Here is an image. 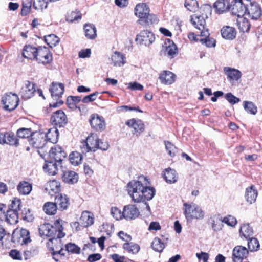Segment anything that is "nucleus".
<instances>
[{"label": "nucleus", "mask_w": 262, "mask_h": 262, "mask_svg": "<svg viewBox=\"0 0 262 262\" xmlns=\"http://www.w3.org/2000/svg\"><path fill=\"white\" fill-rule=\"evenodd\" d=\"M147 185L148 180L143 176L140 177L138 181L133 180L127 184L128 193L134 202H144L153 198L156 190Z\"/></svg>", "instance_id": "1"}, {"label": "nucleus", "mask_w": 262, "mask_h": 262, "mask_svg": "<svg viewBox=\"0 0 262 262\" xmlns=\"http://www.w3.org/2000/svg\"><path fill=\"white\" fill-rule=\"evenodd\" d=\"M61 222L62 220L58 219L55 221L54 225L48 223L41 225L38 228L40 236L50 237L49 241L52 243L54 241L58 242L65 236V233L62 232L63 227Z\"/></svg>", "instance_id": "2"}, {"label": "nucleus", "mask_w": 262, "mask_h": 262, "mask_svg": "<svg viewBox=\"0 0 262 262\" xmlns=\"http://www.w3.org/2000/svg\"><path fill=\"white\" fill-rule=\"evenodd\" d=\"M135 15L139 18L137 23L145 27H150L158 23L157 16L149 13L150 9L146 3L137 4L134 9Z\"/></svg>", "instance_id": "3"}, {"label": "nucleus", "mask_w": 262, "mask_h": 262, "mask_svg": "<svg viewBox=\"0 0 262 262\" xmlns=\"http://www.w3.org/2000/svg\"><path fill=\"white\" fill-rule=\"evenodd\" d=\"M183 206L184 213L187 221H192L193 219L202 220L204 217L205 213L198 205L185 203Z\"/></svg>", "instance_id": "4"}, {"label": "nucleus", "mask_w": 262, "mask_h": 262, "mask_svg": "<svg viewBox=\"0 0 262 262\" xmlns=\"http://www.w3.org/2000/svg\"><path fill=\"white\" fill-rule=\"evenodd\" d=\"M98 136L96 134H91L84 141L80 142V148L82 154H85L89 151H95L99 142Z\"/></svg>", "instance_id": "5"}, {"label": "nucleus", "mask_w": 262, "mask_h": 262, "mask_svg": "<svg viewBox=\"0 0 262 262\" xmlns=\"http://www.w3.org/2000/svg\"><path fill=\"white\" fill-rule=\"evenodd\" d=\"M231 4L230 10L232 15L237 18L243 17L246 13V8L250 3V0H233Z\"/></svg>", "instance_id": "6"}, {"label": "nucleus", "mask_w": 262, "mask_h": 262, "mask_svg": "<svg viewBox=\"0 0 262 262\" xmlns=\"http://www.w3.org/2000/svg\"><path fill=\"white\" fill-rule=\"evenodd\" d=\"M52 55L48 48L46 47L37 48L35 60L38 63L48 64L52 61Z\"/></svg>", "instance_id": "7"}, {"label": "nucleus", "mask_w": 262, "mask_h": 262, "mask_svg": "<svg viewBox=\"0 0 262 262\" xmlns=\"http://www.w3.org/2000/svg\"><path fill=\"white\" fill-rule=\"evenodd\" d=\"M250 3L246 8V14L252 20H257L262 15L260 6L256 2L250 0Z\"/></svg>", "instance_id": "8"}, {"label": "nucleus", "mask_w": 262, "mask_h": 262, "mask_svg": "<svg viewBox=\"0 0 262 262\" xmlns=\"http://www.w3.org/2000/svg\"><path fill=\"white\" fill-rule=\"evenodd\" d=\"M51 122L56 128L62 127L67 124L68 119L64 112L59 110L53 114L51 117Z\"/></svg>", "instance_id": "9"}, {"label": "nucleus", "mask_w": 262, "mask_h": 262, "mask_svg": "<svg viewBox=\"0 0 262 262\" xmlns=\"http://www.w3.org/2000/svg\"><path fill=\"white\" fill-rule=\"evenodd\" d=\"M2 102L5 110L11 111L15 109L18 106L19 99L16 94L11 93L2 98Z\"/></svg>", "instance_id": "10"}, {"label": "nucleus", "mask_w": 262, "mask_h": 262, "mask_svg": "<svg viewBox=\"0 0 262 262\" xmlns=\"http://www.w3.org/2000/svg\"><path fill=\"white\" fill-rule=\"evenodd\" d=\"M30 145L36 148H42L47 143L46 135L44 133L33 132L32 136L29 140Z\"/></svg>", "instance_id": "11"}, {"label": "nucleus", "mask_w": 262, "mask_h": 262, "mask_svg": "<svg viewBox=\"0 0 262 262\" xmlns=\"http://www.w3.org/2000/svg\"><path fill=\"white\" fill-rule=\"evenodd\" d=\"M36 92L35 84L29 81H25L19 94L22 99L27 100L31 98Z\"/></svg>", "instance_id": "12"}, {"label": "nucleus", "mask_w": 262, "mask_h": 262, "mask_svg": "<svg viewBox=\"0 0 262 262\" xmlns=\"http://www.w3.org/2000/svg\"><path fill=\"white\" fill-rule=\"evenodd\" d=\"M155 37L152 32L146 30L137 35L136 40L140 44L149 46L155 41Z\"/></svg>", "instance_id": "13"}, {"label": "nucleus", "mask_w": 262, "mask_h": 262, "mask_svg": "<svg viewBox=\"0 0 262 262\" xmlns=\"http://www.w3.org/2000/svg\"><path fill=\"white\" fill-rule=\"evenodd\" d=\"M66 152L62 148L58 145L52 147L49 152L50 158L58 163H61L64 158L66 157Z\"/></svg>", "instance_id": "14"}, {"label": "nucleus", "mask_w": 262, "mask_h": 262, "mask_svg": "<svg viewBox=\"0 0 262 262\" xmlns=\"http://www.w3.org/2000/svg\"><path fill=\"white\" fill-rule=\"evenodd\" d=\"M249 254L247 249L242 246H235L232 252V259L234 262H242L247 258Z\"/></svg>", "instance_id": "15"}, {"label": "nucleus", "mask_w": 262, "mask_h": 262, "mask_svg": "<svg viewBox=\"0 0 262 262\" xmlns=\"http://www.w3.org/2000/svg\"><path fill=\"white\" fill-rule=\"evenodd\" d=\"M90 123L92 127L96 130L102 131L105 128L104 118L97 114H93L91 116Z\"/></svg>", "instance_id": "16"}, {"label": "nucleus", "mask_w": 262, "mask_h": 262, "mask_svg": "<svg viewBox=\"0 0 262 262\" xmlns=\"http://www.w3.org/2000/svg\"><path fill=\"white\" fill-rule=\"evenodd\" d=\"M125 124L129 127L134 128L135 132L133 134H135L137 137L140 136L145 129L144 123L139 119H129L126 122Z\"/></svg>", "instance_id": "17"}, {"label": "nucleus", "mask_w": 262, "mask_h": 262, "mask_svg": "<svg viewBox=\"0 0 262 262\" xmlns=\"http://www.w3.org/2000/svg\"><path fill=\"white\" fill-rule=\"evenodd\" d=\"M124 218L127 220H134L140 215L139 209L135 205H127L124 207Z\"/></svg>", "instance_id": "18"}, {"label": "nucleus", "mask_w": 262, "mask_h": 262, "mask_svg": "<svg viewBox=\"0 0 262 262\" xmlns=\"http://www.w3.org/2000/svg\"><path fill=\"white\" fill-rule=\"evenodd\" d=\"M52 98L57 100L60 98L64 91V85L60 83L53 82L49 89Z\"/></svg>", "instance_id": "19"}, {"label": "nucleus", "mask_w": 262, "mask_h": 262, "mask_svg": "<svg viewBox=\"0 0 262 262\" xmlns=\"http://www.w3.org/2000/svg\"><path fill=\"white\" fill-rule=\"evenodd\" d=\"M55 202L60 211L67 210L70 205L69 199L66 194H59L55 196Z\"/></svg>", "instance_id": "20"}, {"label": "nucleus", "mask_w": 262, "mask_h": 262, "mask_svg": "<svg viewBox=\"0 0 262 262\" xmlns=\"http://www.w3.org/2000/svg\"><path fill=\"white\" fill-rule=\"evenodd\" d=\"M61 164V163H58L53 160L46 161L43 166V169L49 174L54 176L57 174L58 167L60 166Z\"/></svg>", "instance_id": "21"}, {"label": "nucleus", "mask_w": 262, "mask_h": 262, "mask_svg": "<svg viewBox=\"0 0 262 262\" xmlns=\"http://www.w3.org/2000/svg\"><path fill=\"white\" fill-rule=\"evenodd\" d=\"M230 6L228 0H217L213 4V7L219 14L223 13L230 10Z\"/></svg>", "instance_id": "22"}, {"label": "nucleus", "mask_w": 262, "mask_h": 262, "mask_svg": "<svg viewBox=\"0 0 262 262\" xmlns=\"http://www.w3.org/2000/svg\"><path fill=\"white\" fill-rule=\"evenodd\" d=\"M224 72L227 75L229 81H237L242 76V73L240 71L230 67H225Z\"/></svg>", "instance_id": "23"}, {"label": "nucleus", "mask_w": 262, "mask_h": 262, "mask_svg": "<svg viewBox=\"0 0 262 262\" xmlns=\"http://www.w3.org/2000/svg\"><path fill=\"white\" fill-rule=\"evenodd\" d=\"M63 181L68 184H73L78 180V174L75 171L68 170L63 171L62 176Z\"/></svg>", "instance_id": "24"}, {"label": "nucleus", "mask_w": 262, "mask_h": 262, "mask_svg": "<svg viewBox=\"0 0 262 262\" xmlns=\"http://www.w3.org/2000/svg\"><path fill=\"white\" fill-rule=\"evenodd\" d=\"M80 225L83 227H88L94 223V217L88 211H83L79 219Z\"/></svg>", "instance_id": "25"}, {"label": "nucleus", "mask_w": 262, "mask_h": 262, "mask_svg": "<svg viewBox=\"0 0 262 262\" xmlns=\"http://www.w3.org/2000/svg\"><path fill=\"white\" fill-rule=\"evenodd\" d=\"M164 178L167 183L172 184L178 181V176L175 170L168 168L165 170Z\"/></svg>", "instance_id": "26"}, {"label": "nucleus", "mask_w": 262, "mask_h": 262, "mask_svg": "<svg viewBox=\"0 0 262 262\" xmlns=\"http://www.w3.org/2000/svg\"><path fill=\"white\" fill-rule=\"evenodd\" d=\"M175 75L169 71H164L159 76V79L162 83L171 84L174 82Z\"/></svg>", "instance_id": "27"}, {"label": "nucleus", "mask_w": 262, "mask_h": 262, "mask_svg": "<svg viewBox=\"0 0 262 262\" xmlns=\"http://www.w3.org/2000/svg\"><path fill=\"white\" fill-rule=\"evenodd\" d=\"M257 194V190L252 185L246 189L245 197L247 202L251 204L256 201Z\"/></svg>", "instance_id": "28"}, {"label": "nucleus", "mask_w": 262, "mask_h": 262, "mask_svg": "<svg viewBox=\"0 0 262 262\" xmlns=\"http://www.w3.org/2000/svg\"><path fill=\"white\" fill-rule=\"evenodd\" d=\"M37 49V48L30 45H26L23 50V56L29 59H35Z\"/></svg>", "instance_id": "29"}, {"label": "nucleus", "mask_w": 262, "mask_h": 262, "mask_svg": "<svg viewBox=\"0 0 262 262\" xmlns=\"http://www.w3.org/2000/svg\"><path fill=\"white\" fill-rule=\"evenodd\" d=\"M125 56L119 52H115L111 56V60L112 64L114 66L121 67L123 66L125 63Z\"/></svg>", "instance_id": "30"}, {"label": "nucleus", "mask_w": 262, "mask_h": 262, "mask_svg": "<svg viewBox=\"0 0 262 262\" xmlns=\"http://www.w3.org/2000/svg\"><path fill=\"white\" fill-rule=\"evenodd\" d=\"M221 35L224 38L232 40L236 37L235 29L230 26L224 27L221 30Z\"/></svg>", "instance_id": "31"}, {"label": "nucleus", "mask_w": 262, "mask_h": 262, "mask_svg": "<svg viewBox=\"0 0 262 262\" xmlns=\"http://www.w3.org/2000/svg\"><path fill=\"white\" fill-rule=\"evenodd\" d=\"M206 15H195L191 18V22L193 26L199 30H202L205 28L206 24L205 18H207Z\"/></svg>", "instance_id": "32"}, {"label": "nucleus", "mask_w": 262, "mask_h": 262, "mask_svg": "<svg viewBox=\"0 0 262 262\" xmlns=\"http://www.w3.org/2000/svg\"><path fill=\"white\" fill-rule=\"evenodd\" d=\"M239 234L242 238L248 239L252 236L253 230L249 224H244L241 226Z\"/></svg>", "instance_id": "33"}, {"label": "nucleus", "mask_w": 262, "mask_h": 262, "mask_svg": "<svg viewBox=\"0 0 262 262\" xmlns=\"http://www.w3.org/2000/svg\"><path fill=\"white\" fill-rule=\"evenodd\" d=\"M165 52L168 56L171 58H173L178 54V49L176 45L170 39H167V41L165 42Z\"/></svg>", "instance_id": "34"}, {"label": "nucleus", "mask_w": 262, "mask_h": 262, "mask_svg": "<svg viewBox=\"0 0 262 262\" xmlns=\"http://www.w3.org/2000/svg\"><path fill=\"white\" fill-rule=\"evenodd\" d=\"M17 189L20 194L28 195L31 191L32 186V185L28 182L21 181L17 185Z\"/></svg>", "instance_id": "35"}, {"label": "nucleus", "mask_w": 262, "mask_h": 262, "mask_svg": "<svg viewBox=\"0 0 262 262\" xmlns=\"http://www.w3.org/2000/svg\"><path fill=\"white\" fill-rule=\"evenodd\" d=\"M236 24L238 28L243 32H247L250 28V24L248 20L244 17H239L236 19Z\"/></svg>", "instance_id": "36"}, {"label": "nucleus", "mask_w": 262, "mask_h": 262, "mask_svg": "<svg viewBox=\"0 0 262 262\" xmlns=\"http://www.w3.org/2000/svg\"><path fill=\"white\" fill-rule=\"evenodd\" d=\"M46 141H48L52 143H56L58 141L59 133L56 127H53L48 130L45 133Z\"/></svg>", "instance_id": "37"}, {"label": "nucleus", "mask_w": 262, "mask_h": 262, "mask_svg": "<svg viewBox=\"0 0 262 262\" xmlns=\"http://www.w3.org/2000/svg\"><path fill=\"white\" fill-rule=\"evenodd\" d=\"M5 144L15 147L19 145V140L13 132H6V137H5Z\"/></svg>", "instance_id": "38"}, {"label": "nucleus", "mask_w": 262, "mask_h": 262, "mask_svg": "<svg viewBox=\"0 0 262 262\" xmlns=\"http://www.w3.org/2000/svg\"><path fill=\"white\" fill-rule=\"evenodd\" d=\"M211 221V227L212 229L215 231L222 230L223 225L222 219L219 215H214L210 217Z\"/></svg>", "instance_id": "39"}, {"label": "nucleus", "mask_w": 262, "mask_h": 262, "mask_svg": "<svg viewBox=\"0 0 262 262\" xmlns=\"http://www.w3.org/2000/svg\"><path fill=\"white\" fill-rule=\"evenodd\" d=\"M84 30L85 35L88 39H93L96 37V28L94 25L85 24L84 26Z\"/></svg>", "instance_id": "40"}, {"label": "nucleus", "mask_w": 262, "mask_h": 262, "mask_svg": "<svg viewBox=\"0 0 262 262\" xmlns=\"http://www.w3.org/2000/svg\"><path fill=\"white\" fill-rule=\"evenodd\" d=\"M57 207L55 202H48L45 203L43 206V210L48 215H52L56 213Z\"/></svg>", "instance_id": "41"}, {"label": "nucleus", "mask_w": 262, "mask_h": 262, "mask_svg": "<svg viewBox=\"0 0 262 262\" xmlns=\"http://www.w3.org/2000/svg\"><path fill=\"white\" fill-rule=\"evenodd\" d=\"M123 248L128 252L135 254L140 250V246L138 244L133 242H126L123 245Z\"/></svg>", "instance_id": "42"}, {"label": "nucleus", "mask_w": 262, "mask_h": 262, "mask_svg": "<svg viewBox=\"0 0 262 262\" xmlns=\"http://www.w3.org/2000/svg\"><path fill=\"white\" fill-rule=\"evenodd\" d=\"M6 221L10 224H15L18 221V212L15 211L8 210L6 215Z\"/></svg>", "instance_id": "43"}, {"label": "nucleus", "mask_w": 262, "mask_h": 262, "mask_svg": "<svg viewBox=\"0 0 262 262\" xmlns=\"http://www.w3.org/2000/svg\"><path fill=\"white\" fill-rule=\"evenodd\" d=\"M243 107L246 112L251 115H255L257 112V106L252 101H244Z\"/></svg>", "instance_id": "44"}, {"label": "nucleus", "mask_w": 262, "mask_h": 262, "mask_svg": "<svg viewBox=\"0 0 262 262\" xmlns=\"http://www.w3.org/2000/svg\"><path fill=\"white\" fill-rule=\"evenodd\" d=\"M82 159V155L77 151H73L69 155V160L74 166H77L81 163Z\"/></svg>", "instance_id": "45"}, {"label": "nucleus", "mask_w": 262, "mask_h": 262, "mask_svg": "<svg viewBox=\"0 0 262 262\" xmlns=\"http://www.w3.org/2000/svg\"><path fill=\"white\" fill-rule=\"evenodd\" d=\"M59 38L54 34H50L45 37V41L50 47L55 46L59 42Z\"/></svg>", "instance_id": "46"}, {"label": "nucleus", "mask_w": 262, "mask_h": 262, "mask_svg": "<svg viewBox=\"0 0 262 262\" xmlns=\"http://www.w3.org/2000/svg\"><path fill=\"white\" fill-rule=\"evenodd\" d=\"M38 253V248L36 246L32 247L29 249L24 251V257L25 260H28L31 257L37 255Z\"/></svg>", "instance_id": "47"}, {"label": "nucleus", "mask_w": 262, "mask_h": 262, "mask_svg": "<svg viewBox=\"0 0 262 262\" xmlns=\"http://www.w3.org/2000/svg\"><path fill=\"white\" fill-rule=\"evenodd\" d=\"M151 247L155 251L161 252L164 248L165 245L160 238L156 237L151 243Z\"/></svg>", "instance_id": "48"}, {"label": "nucleus", "mask_w": 262, "mask_h": 262, "mask_svg": "<svg viewBox=\"0 0 262 262\" xmlns=\"http://www.w3.org/2000/svg\"><path fill=\"white\" fill-rule=\"evenodd\" d=\"M33 133L30 128H21L17 130V136L20 138H26L30 137L31 138Z\"/></svg>", "instance_id": "49"}, {"label": "nucleus", "mask_w": 262, "mask_h": 262, "mask_svg": "<svg viewBox=\"0 0 262 262\" xmlns=\"http://www.w3.org/2000/svg\"><path fill=\"white\" fill-rule=\"evenodd\" d=\"M248 249L250 251H257L259 248V243L258 241L254 237H250L248 239Z\"/></svg>", "instance_id": "50"}, {"label": "nucleus", "mask_w": 262, "mask_h": 262, "mask_svg": "<svg viewBox=\"0 0 262 262\" xmlns=\"http://www.w3.org/2000/svg\"><path fill=\"white\" fill-rule=\"evenodd\" d=\"M46 189L57 193L60 191V183L56 180L51 181L47 183Z\"/></svg>", "instance_id": "51"}, {"label": "nucleus", "mask_w": 262, "mask_h": 262, "mask_svg": "<svg viewBox=\"0 0 262 262\" xmlns=\"http://www.w3.org/2000/svg\"><path fill=\"white\" fill-rule=\"evenodd\" d=\"M20 235L21 238L20 239V242L22 245H27L31 242V240L29 236V232L27 230L25 229H21L20 231Z\"/></svg>", "instance_id": "52"}, {"label": "nucleus", "mask_w": 262, "mask_h": 262, "mask_svg": "<svg viewBox=\"0 0 262 262\" xmlns=\"http://www.w3.org/2000/svg\"><path fill=\"white\" fill-rule=\"evenodd\" d=\"M111 214L116 220H119L124 218V211H121L116 207H112L111 210Z\"/></svg>", "instance_id": "53"}, {"label": "nucleus", "mask_w": 262, "mask_h": 262, "mask_svg": "<svg viewBox=\"0 0 262 262\" xmlns=\"http://www.w3.org/2000/svg\"><path fill=\"white\" fill-rule=\"evenodd\" d=\"M48 0H34L33 7L36 10H43L48 7Z\"/></svg>", "instance_id": "54"}, {"label": "nucleus", "mask_w": 262, "mask_h": 262, "mask_svg": "<svg viewBox=\"0 0 262 262\" xmlns=\"http://www.w3.org/2000/svg\"><path fill=\"white\" fill-rule=\"evenodd\" d=\"M32 6V0H26L22 4L21 10V15L22 16L27 15L30 11Z\"/></svg>", "instance_id": "55"}, {"label": "nucleus", "mask_w": 262, "mask_h": 262, "mask_svg": "<svg viewBox=\"0 0 262 262\" xmlns=\"http://www.w3.org/2000/svg\"><path fill=\"white\" fill-rule=\"evenodd\" d=\"M165 145L168 154L171 157L174 156L177 152V147L169 141H165Z\"/></svg>", "instance_id": "56"}, {"label": "nucleus", "mask_w": 262, "mask_h": 262, "mask_svg": "<svg viewBox=\"0 0 262 262\" xmlns=\"http://www.w3.org/2000/svg\"><path fill=\"white\" fill-rule=\"evenodd\" d=\"M185 7L190 11H194L198 7L196 0H185Z\"/></svg>", "instance_id": "57"}, {"label": "nucleus", "mask_w": 262, "mask_h": 262, "mask_svg": "<svg viewBox=\"0 0 262 262\" xmlns=\"http://www.w3.org/2000/svg\"><path fill=\"white\" fill-rule=\"evenodd\" d=\"M66 250L68 252L75 254H79L80 248L78 246L73 243H68L66 246Z\"/></svg>", "instance_id": "58"}, {"label": "nucleus", "mask_w": 262, "mask_h": 262, "mask_svg": "<svg viewBox=\"0 0 262 262\" xmlns=\"http://www.w3.org/2000/svg\"><path fill=\"white\" fill-rule=\"evenodd\" d=\"M22 214L23 215V218L25 221L32 222L34 219L33 214L31 210L29 208H25L22 212Z\"/></svg>", "instance_id": "59"}, {"label": "nucleus", "mask_w": 262, "mask_h": 262, "mask_svg": "<svg viewBox=\"0 0 262 262\" xmlns=\"http://www.w3.org/2000/svg\"><path fill=\"white\" fill-rule=\"evenodd\" d=\"M20 200L18 199H15L12 201L11 204L10 205L9 210L15 211L18 212V211L20 210Z\"/></svg>", "instance_id": "60"}, {"label": "nucleus", "mask_w": 262, "mask_h": 262, "mask_svg": "<svg viewBox=\"0 0 262 262\" xmlns=\"http://www.w3.org/2000/svg\"><path fill=\"white\" fill-rule=\"evenodd\" d=\"M99 94V92H95L90 95L86 96L82 99V102L84 103H88L93 102L96 99V97Z\"/></svg>", "instance_id": "61"}, {"label": "nucleus", "mask_w": 262, "mask_h": 262, "mask_svg": "<svg viewBox=\"0 0 262 262\" xmlns=\"http://www.w3.org/2000/svg\"><path fill=\"white\" fill-rule=\"evenodd\" d=\"M225 98L232 104H236L240 101V99L234 96L231 93H227L225 95Z\"/></svg>", "instance_id": "62"}, {"label": "nucleus", "mask_w": 262, "mask_h": 262, "mask_svg": "<svg viewBox=\"0 0 262 262\" xmlns=\"http://www.w3.org/2000/svg\"><path fill=\"white\" fill-rule=\"evenodd\" d=\"M223 223H225L229 226H234L237 224V221L236 218L231 215H229L228 216L225 217L222 220Z\"/></svg>", "instance_id": "63"}, {"label": "nucleus", "mask_w": 262, "mask_h": 262, "mask_svg": "<svg viewBox=\"0 0 262 262\" xmlns=\"http://www.w3.org/2000/svg\"><path fill=\"white\" fill-rule=\"evenodd\" d=\"M127 88L132 91H142L143 90V86L137 82H132L128 84Z\"/></svg>", "instance_id": "64"}]
</instances>
